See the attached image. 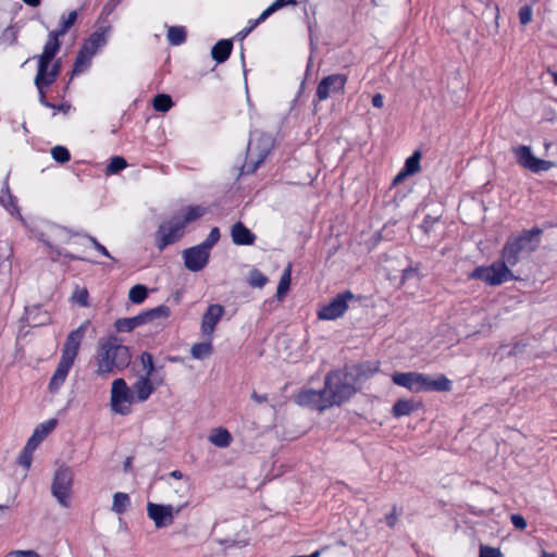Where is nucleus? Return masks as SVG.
<instances>
[{
    "label": "nucleus",
    "instance_id": "nucleus-16",
    "mask_svg": "<svg viewBox=\"0 0 557 557\" xmlns=\"http://www.w3.org/2000/svg\"><path fill=\"white\" fill-rule=\"evenodd\" d=\"M394 384L403 386L412 393L423 391L425 384V374L418 372H395L392 376Z\"/></svg>",
    "mask_w": 557,
    "mask_h": 557
},
{
    "label": "nucleus",
    "instance_id": "nucleus-33",
    "mask_svg": "<svg viewBox=\"0 0 557 557\" xmlns=\"http://www.w3.org/2000/svg\"><path fill=\"white\" fill-rule=\"evenodd\" d=\"M290 275H292V264L289 263L284 269V271L281 275L280 282H278V286L276 289V298L278 300L283 299L285 297V295L287 294V292L289 290L290 281H292Z\"/></svg>",
    "mask_w": 557,
    "mask_h": 557
},
{
    "label": "nucleus",
    "instance_id": "nucleus-37",
    "mask_svg": "<svg viewBox=\"0 0 557 557\" xmlns=\"http://www.w3.org/2000/svg\"><path fill=\"white\" fill-rule=\"evenodd\" d=\"M420 160L421 152L419 150L413 151V153L405 161V165L403 168L404 173L408 174L409 176L418 173L420 171Z\"/></svg>",
    "mask_w": 557,
    "mask_h": 557
},
{
    "label": "nucleus",
    "instance_id": "nucleus-48",
    "mask_svg": "<svg viewBox=\"0 0 557 557\" xmlns=\"http://www.w3.org/2000/svg\"><path fill=\"white\" fill-rule=\"evenodd\" d=\"M72 235L74 236H85L86 238H88V240L92 244L94 248L100 252L101 255L114 260V258L110 255V252L108 251V249L102 245L100 244L96 237L94 236H90V235H87V234H82L79 232L77 233H73Z\"/></svg>",
    "mask_w": 557,
    "mask_h": 557
},
{
    "label": "nucleus",
    "instance_id": "nucleus-3",
    "mask_svg": "<svg viewBox=\"0 0 557 557\" xmlns=\"http://www.w3.org/2000/svg\"><path fill=\"white\" fill-rule=\"evenodd\" d=\"M323 388L329 399L327 404L331 407L341 406L349 400L358 391L357 384L346 367L330 371L324 377Z\"/></svg>",
    "mask_w": 557,
    "mask_h": 557
},
{
    "label": "nucleus",
    "instance_id": "nucleus-8",
    "mask_svg": "<svg viewBox=\"0 0 557 557\" xmlns=\"http://www.w3.org/2000/svg\"><path fill=\"white\" fill-rule=\"evenodd\" d=\"M185 227L177 218L163 222L159 225L156 232V246L162 251L169 245H172L180 240L184 235Z\"/></svg>",
    "mask_w": 557,
    "mask_h": 557
},
{
    "label": "nucleus",
    "instance_id": "nucleus-62",
    "mask_svg": "<svg viewBox=\"0 0 557 557\" xmlns=\"http://www.w3.org/2000/svg\"><path fill=\"white\" fill-rule=\"evenodd\" d=\"M418 276V270L409 267L403 271L401 280L407 281Z\"/></svg>",
    "mask_w": 557,
    "mask_h": 557
},
{
    "label": "nucleus",
    "instance_id": "nucleus-6",
    "mask_svg": "<svg viewBox=\"0 0 557 557\" xmlns=\"http://www.w3.org/2000/svg\"><path fill=\"white\" fill-rule=\"evenodd\" d=\"M73 486V472L70 467L60 466L53 475L51 484V494L58 500L59 505L69 508Z\"/></svg>",
    "mask_w": 557,
    "mask_h": 557
},
{
    "label": "nucleus",
    "instance_id": "nucleus-57",
    "mask_svg": "<svg viewBox=\"0 0 557 557\" xmlns=\"http://www.w3.org/2000/svg\"><path fill=\"white\" fill-rule=\"evenodd\" d=\"M4 557H40L35 550H13L8 553Z\"/></svg>",
    "mask_w": 557,
    "mask_h": 557
},
{
    "label": "nucleus",
    "instance_id": "nucleus-52",
    "mask_svg": "<svg viewBox=\"0 0 557 557\" xmlns=\"http://www.w3.org/2000/svg\"><path fill=\"white\" fill-rule=\"evenodd\" d=\"M479 557H503V555L498 548L481 545Z\"/></svg>",
    "mask_w": 557,
    "mask_h": 557
},
{
    "label": "nucleus",
    "instance_id": "nucleus-55",
    "mask_svg": "<svg viewBox=\"0 0 557 557\" xmlns=\"http://www.w3.org/2000/svg\"><path fill=\"white\" fill-rule=\"evenodd\" d=\"M440 220V215L438 216H432L430 214L425 215L420 227L423 230L424 233H430V231L432 230L433 225Z\"/></svg>",
    "mask_w": 557,
    "mask_h": 557
},
{
    "label": "nucleus",
    "instance_id": "nucleus-31",
    "mask_svg": "<svg viewBox=\"0 0 557 557\" xmlns=\"http://www.w3.org/2000/svg\"><path fill=\"white\" fill-rule=\"evenodd\" d=\"M206 209L201 206H189L186 209V212L182 216H176L177 220L183 223V226L186 227V225L190 222H194L198 219H200L202 215H205Z\"/></svg>",
    "mask_w": 557,
    "mask_h": 557
},
{
    "label": "nucleus",
    "instance_id": "nucleus-41",
    "mask_svg": "<svg viewBox=\"0 0 557 557\" xmlns=\"http://www.w3.org/2000/svg\"><path fill=\"white\" fill-rule=\"evenodd\" d=\"M153 109L158 112H168L173 107V101L170 95L159 94L153 98Z\"/></svg>",
    "mask_w": 557,
    "mask_h": 557
},
{
    "label": "nucleus",
    "instance_id": "nucleus-56",
    "mask_svg": "<svg viewBox=\"0 0 557 557\" xmlns=\"http://www.w3.org/2000/svg\"><path fill=\"white\" fill-rule=\"evenodd\" d=\"M123 0H109L102 8L101 15L109 16Z\"/></svg>",
    "mask_w": 557,
    "mask_h": 557
},
{
    "label": "nucleus",
    "instance_id": "nucleus-27",
    "mask_svg": "<svg viewBox=\"0 0 557 557\" xmlns=\"http://www.w3.org/2000/svg\"><path fill=\"white\" fill-rule=\"evenodd\" d=\"M37 59H38V69H37V74L35 76L34 83H35L38 91H41V89H44V82L46 81V77L49 73V67L53 60L45 58L42 55H38Z\"/></svg>",
    "mask_w": 557,
    "mask_h": 557
},
{
    "label": "nucleus",
    "instance_id": "nucleus-51",
    "mask_svg": "<svg viewBox=\"0 0 557 557\" xmlns=\"http://www.w3.org/2000/svg\"><path fill=\"white\" fill-rule=\"evenodd\" d=\"M533 10L530 4H524L519 9V21L522 25H528L532 21Z\"/></svg>",
    "mask_w": 557,
    "mask_h": 557
},
{
    "label": "nucleus",
    "instance_id": "nucleus-17",
    "mask_svg": "<svg viewBox=\"0 0 557 557\" xmlns=\"http://www.w3.org/2000/svg\"><path fill=\"white\" fill-rule=\"evenodd\" d=\"M224 314V307L221 305H210L201 319V331L205 335L211 336L215 325Z\"/></svg>",
    "mask_w": 557,
    "mask_h": 557
},
{
    "label": "nucleus",
    "instance_id": "nucleus-49",
    "mask_svg": "<svg viewBox=\"0 0 557 557\" xmlns=\"http://www.w3.org/2000/svg\"><path fill=\"white\" fill-rule=\"evenodd\" d=\"M3 191H5V194L8 195V200L5 201L4 199H1V203L12 212V210H17V200H16V197L13 196L11 193H10V188H9V183H8V177L5 178V182H4V186H3Z\"/></svg>",
    "mask_w": 557,
    "mask_h": 557
},
{
    "label": "nucleus",
    "instance_id": "nucleus-13",
    "mask_svg": "<svg viewBox=\"0 0 557 557\" xmlns=\"http://www.w3.org/2000/svg\"><path fill=\"white\" fill-rule=\"evenodd\" d=\"M210 253L200 245L189 247L183 251L184 265L191 272L201 271L209 262Z\"/></svg>",
    "mask_w": 557,
    "mask_h": 557
},
{
    "label": "nucleus",
    "instance_id": "nucleus-45",
    "mask_svg": "<svg viewBox=\"0 0 557 557\" xmlns=\"http://www.w3.org/2000/svg\"><path fill=\"white\" fill-rule=\"evenodd\" d=\"M51 156L57 162H59L61 164L69 162L71 159V153H70L69 149L64 146L53 147L51 149Z\"/></svg>",
    "mask_w": 557,
    "mask_h": 557
},
{
    "label": "nucleus",
    "instance_id": "nucleus-11",
    "mask_svg": "<svg viewBox=\"0 0 557 557\" xmlns=\"http://www.w3.org/2000/svg\"><path fill=\"white\" fill-rule=\"evenodd\" d=\"M329 399L324 394V388L315 391L312 388L301 389L295 396V403L301 407H308L310 409L323 411L327 408H331V405L327 404Z\"/></svg>",
    "mask_w": 557,
    "mask_h": 557
},
{
    "label": "nucleus",
    "instance_id": "nucleus-40",
    "mask_svg": "<svg viewBox=\"0 0 557 557\" xmlns=\"http://www.w3.org/2000/svg\"><path fill=\"white\" fill-rule=\"evenodd\" d=\"M212 350L213 348L210 342H202L193 345L190 354L193 358L201 360L208 358L212 354Z\"/></svg>",
    "mask_w": 557,
    "mask_h": 557
},
{
    "label": "nucleus",
    "instance_id": "nucleus-50",
    "mask_svg": "<svg viewBox=\"0 0 557 557\" xmlns=\"http://www.w3.org/2000/svg\"><path fill=\"white\" fill-rule=\"evenodd\" d=\"M61 72V62L58 60L51 65V69L49 70V73L46 77V81L44 82V88L49 87L51 84L54 83L57 77L59 76Z\"/></svg>",
    "mask_w": 557,
    "mask_h": 557
},
{
    "label": "nucleus",
    "instance_id": "nucleus-18",
    "mask_svg": "<svg viewBox=\"0 0 557 557\" xmlns=\"http://www.w3.org/2000/svg\"><path fill=\"white\" fill-rule=\"evenodd\" d=\"M73 363V360L63 357L60 358L57 369L49 382L50 393L55 394L59 392L60 387L65 382Z\"/></svg>",
    "mask_w": 557,
    "mask_h": 557
},
{
    "label": "nucleus",
    "instance_id": "nucleus-21",
    "mask_svg": "<svg viewBox=\"0 0 557 557\" xmlns=\"http://www.w3.org/2000/svg\"><path fill=\"white\" fill-rule=\"evenodd\" d=\"M55 419H50L39 424L33 432V435L28 438L27 443L29 447L37 448L45 437L55 428Z\"/></svg>",
    "mask_w": 557,
    "mask_h": 557
},
{
    "label": "nucleus",
    "instance_id": "nucleus-12",
    "mask_svg": "<svg viewBox=\"0 0 557 557\" xmlns=\"http://www.w3.org/2000/svg\"><path fill=\"white\" fill-rule=\"evenodd\" d=\"M347 77L344 74H331L321 79L317 87V100L323 101L327 99L331 94H341L344 91Z\"/></svg>",
    "mask_w": 557,
    "mask_h": 557
},
{
    "label": "nucleus",
    "instance_id": "nucleus-53",
    "mask_svg": "<svg viewBox=\"0 0 557 557\" xmlns=\"http://www.w3.org/2000/svg\"><path fill=\"white\" fill-rule=\"evenodd\" d=\"M73 300L78 305L86 307L88 305V292L87 289H76L73 294Z\"/></svg>",
    "mask_w": 557,
    "mask_h": 557
},
{
    "label": "nucleus",
    "instance_id": "nucleus-25",
    "mask_svg": "<svg viewBox=\"0 0 557 557\" xmlns=\"http://www.w3.org/2000/svg\"><path fill=\"white\" fill-rule=\"evenodd\" d=\"M170 313H171L170 307H168L165 305H160L156 308L145 310V311L140 312L139 314H140L143 324H147V323L153 322L156 320L166 319V318H169Z\"/></svg>",
    "mask_w": 557,
    "mask_h": 557
},
{
    "label": "nucleus",
    "instance_id": "nucleus-59",
    "mask_svg": "<svg viewBox=\"0 0 557 557\" xmlns=\"http://www.w3.org/2000/svg\"><path fill=\"white\" fill-rule=\"evenodd\" d=\"M273 13H269V9L267 8L258 18L253 20V21H250V25L248 27H251V30L255 29L259 24H261L262 22H264L270 15H272Z\"/></svg>",
    "mask_w": 557,
    "mask_h": 557
},
{
    "label": "nucleus",
    "instance_id": "nucleus-63",
    "mask_svg": "<svg viewBox=\"0 0 557 557\" xmlns=\"http://www.w3.org/2000/svg\"><path fill=\"white\" fill-rule=\"evenodd\" d=\"M55 252H57L58 256L64 257V258H66L69 260H86L85 258L78 257V256L73 255V253H71V252H69L66 250H63V249L57 248Z\"/></svg>",
    "mask_w": 557,
    "mask_h": 557
},
{
    "label": "nucleus",
    "instance_id": "nucleus-54",
    "mask_svg": "<svg viewBox=\"0 0 557 557\" xmlns=\"http://www.w3.org/2000/svg\"><path fill=\"white\" fill-rule=\"evenodd\" d=\"M296 3L297 0H275L271 5L268 7L269 13H274L284 7L295 5Z\"/></svg>",
    "mask_w": 557,
    "mask_h": 557
},
{
    "label": "nucleus",
    "instance_id": "nucleus-15",
    "mask_svg": "<svg viewBox=\"0 0 557 557\" xmlns=\"http://www.w3.org/2000/svg\"><path fill=\"white\" fill-rule=\"evenodd\" d=\"M147 515L154 522L156 528L161 529L173 523L174 512L171 505L147 504Z\"/></svg>",
    "mask_w": 557,
    "mask_h": 557
},
{
    "label": "nucleus",
    "instance_id": "nucleus-29",
    "mask_svg": "<svg viewBox=\"0 0 557 557\" xmlns=\"http://www.w3.org/2000/svg\"><path fill=\"white\" fill-rule=\"evenodd\" d=\"M418 408V405L413 400L398 399L393 408L392 413L395 418L409 416Z\"/></svg>",
    "mask_w": 557,
    "mask_h": 557
},
{
    "label": "nucleus",
    "instance_id": "nucleus-22",
    "mask_svg": "<svg viewBox=\"0 0 557 557\" xmlns=\"http://www.w3.org/2000/svg\"><path fill=\"white\" fill-rule=\"evenodd\" d=\"M110 30V26L102 27L94 32L83 44V48L94 54L107 44L106 33Z\"/></svg>",
    "mask_w": 557,
    "mask_h": 557
},
{
    "label": "nucleus",
    "instance_id": "nucleus-35",
    "mask_svg": "<svg viewBox=\"0 0 557 557\" xmlns=\"http://www.w3.org/2000/svg\"><path fill=\"white\" fill-rule=\"evenodd\" d=\"M131 505V498L128 494L117 492L113 495L112 511L117 515H123Z\"/></svg>",
    "mask_w": 557,
    "mask_h": 557
},
{
    "label": "nucleus",
    "instance_id": "nucleus-9",
    "mask_svg": "<svg viewBox=\"0 0 557 557\" xmlns=\"http://www.w3.org/2000/svg\"><path fill=\"white\" fill-rule=\"evenodd\" d=\"M355 298V294L350 290L337 294L327 305H324L318 311V318L326 321L341 318L348 309V301Z\"/></svg>",
    "mask_w": 557,
    "mask_h": 557
},
{
    "label": "nucleus",
    "instance_id": "nucleus-38",
    "mask_svg": "<svg viewBox=\"0 0 557 557\" xmlns=\"http://www.w3.org/2000/svg\"><path fill=\"white\" fill-rule=\"evenodd\" d=\"M148 297V288L143 284L134 285L128 292V299L136 305L143 304Z\"/></svg>",
    "mask_w": 557,
    "mask_h": 557
},
{
    "label": "nucleus",
    "instance_id": "nucleus-5",
    "mask_svg": "<svg viewBox=\"0 0 557 557\" xmlns=\"http://www.w3.org/2000/svg\"><path fill=\"white\" fill-rule=\"evenodd\" d=\"M272 146L271 136L265 134L260 135L257 141L250 139L247 147L246 160L240 168V174L248 175L255 173L264 162Z\"/></svg>",
    "mask_w": 557,
    "mask_h": 557
},
{
    "label": "nucleus",
    "instance_id": "nucleus-34",
    "mask_svg": "<svg viewBox=\"0 0 557 557\" xmlns=\"http://www.w3.org/2000/svg\"><path fill=\"white\" fill-rule=\"evenodd\" d=\"M77 15V11H71L67 15L63 14L60 18L59 27L51 32L58 34L60 37H63L69 32V29L75 24Z\"/></svg>",
    "mask_w": 557,
    "mask_h": 557
},
{
    "label": "nucleus",
    "instance_id": "nucleus-30",
    "mask_svg": "<svg viewBox=\"0 0 557 557\" xmlns=\"http://www.w3.org/2000/svg\"><path fill=\"white\" fill-rule=\"evenodd\" d=\"M140 325H144L140 314L131 318L117 319L114 323L115 330L117 332H132Z\"/></svg>",
    "mask_w": 557,
    "mask_h": 557
},
{
    "label": "nucleus",
    "instance_id": "nucleus-36",
    "mask_svg": "<svg viewBox=\"0 0 557 557\" xmlns=\"http://www.w3.org/2000/svg\"><path fill=\"white\" fill-rule=\"evenodd\" d=\"M95 54L85 50L83 47L77 52V55L75 58L74 62V69L73 73H81L84 67L88 66L91 62V59Z\"/></svg>",
    "mask_w": 557,
    "mask_h": 557
},
{
    "label": "nucleus",
    "instance_id": "nucleus-26",
    "mask_svg": "<svg viewBox=\"0 0 557 557\" xmlns=\"http://www.w3.org/2000/svg\"><path fill=\"white\" fill-rule=\"evenodd\" d=\"M423 386L424 392H448L451 388V382L445 375H440L435 380L431 379L429 375H425V384Z\"/></svg>",
    "mask_w": 557,
    "mask_h": 557
},
{
    "label": "nucleus",
    "instance_id": "nucleus-43",
    "mask_svg": "<svg viewBox=\"0 0 557 557\" xmlns=\"http://www.w3.org/2000/svg\"><path fill=\"white\" fill-rule=\"evenodd\" d=\"M140 361L143 364V369L146 371L144 376L152 377L157 370L153 363V356L148 351H144L140 355Z\"/></svg>",
    "mask_w": 557,
    "mask_h": 557
},
{
    "label": "nucleus",
    "instance_id": "nucleus-60",
    "mask_svg": "<svg viewBox=\"0 0 557 557\" xmlns=\"http://www.w3.org/2000/svg\"><path fill=\"white\" fill-rule=\"evenodd\" d=\"M398 515L397 507L394 506L392 512L385 516V522L389 528H393L396 524Z\"/></svg>",
    "mask_w": 557,
    "mask_h": 557
},
{
    "label": "nucleus",
    "instance_id": "nucleus-14",
    "mask_svg": "<svg viewBox=\"0 0 557 557\" xmlns=\"http://www.w3.org/2000/svg\"><path fill=\"white\" fill-rule=\"evenodd\" d=\"M89 321L82 323L76 330H73L66 337L61 357L75 361L78 348L85 337Z\"/></svg>",
    "mask_w": 557,
    "mask_h": 557
},
{
    "label": "nucleus",
    "instance_id": "nucleus-1",
    "mask_svg": "<svg viewBox=\"0 0 557 557\" xmlns=\"http://www.w3.org/2000/svg\"><path fill=\"white\" fill-rule=\"evenodd\" d=\"M132 360V354L127 346L122 345L116 336H110L107 339L99 341L98 352L96 356L97 370L99 376L114 374L127 368Z\"/></svg>",
    "mask_w": 557,
    "mask_h": 557
},
{
    "label": "nucleus",
    "instance_id": "nucleus-47",
    "mask_svg": "<svg viewBox=\"0 0 557 557\" xmlns=\"http://www.w3.org/2000/svg\"><path fill=\"white\" fill-rule=\"evenodd\" d=\"M35 450L36 448L29 447L28 444H26L17 458L18 465L24 467L25 469H28L32 465L33 453Z\"/></svg>",
    "mask_w": 557,
    "mask_h": 557
},
{
    "label": "nucleus",
    "instance_id": "nucleus-64",
    "mask_svg": "<svg viewBox=\"0 0 557 557\" xmlns=\"http://www.w3.org/2000/svg\"><path fill=\"white\" fill-rule=\"evenodd\" d=\"M372 106L374 108H382L384 106V98L381 94H375L373 97H372Z\"/></svg>",
    "mask_w": 557,
    "mask_h": 557
},
{
    "label": "nucleus",
    "instance_id": "nucleus-19",
    "mask_svg": "<svg viewBox=\"0 0 557 557\" xmlns=\"http://www.w3.org/2000/svg\"><path fill=\"white\" fill-rule=\"evenodd\" d=\"M231 237L237 246H250L256 242V234L252 233L243 222L238 221L231 228Z\"/></svg>",
    "mask_w": 557,
    "mask_h": 557
},
{
    "label": "nucleus",
    "instance_id": "nucleus-4",
    "mask_svg": "<svg viewBox=\"0 0 557 557\" xmlns=\"http://www.w3.org/2000/svg\"><path fill=\"white\" fill-rule=\"evenodd\" d=\"M510 268L511 265L500 257L488 267H476L469 277L483 281L490 286H498L516 278Z\"/></svg>",
    "mask_w": 557,
    "mask_h": 557
},
{
    "label": "nucleus",
    "instance_id": "nucleus-42",
    "mask_svg": "<svg viewBox=\"0 0 557 557\" xmlns=\"http://www.w3.org/2000/svg\"><path fill=\"white\" fill-rule=\"evenodd\" d=\"M268 277L258 269H252L249 272L248 283L251 287L262 288L268 283Z\"/></svg>",
    "mask_w": 557,
    "mask_h": 557
},
{
    "label": "nucleus",
    "instance_id": "nucleus-10",
    "mask_svg": "<svg viewBox=\"0 0 557 557\" xmlns=\"http://www.w3.org/2000/svg\"><path fill=\"white\" fill-rule=\"evenodd\" d=\"M517 162L534 173H539L542 171H547L553 168L554 163L550 161H546L543 159H539L534 157L529 146H518L512 149Z\"/></svg>",
    "mask_w": 557,
    "mask_h": 557
},
{
    "label": "nucleus",
    "instance_id": "nucleus-2",
    "mask_svg": "<svg viewBox=\"0 0 557 557\" xmlns=\"http://www.w3.org/2000/svg\"><path fill=\"white\" fill-rule=\"evenodd\" d=\"M542 227H532L522 231L519 235L510 236L502 249L500 257L511 267H515L525 256L534 251L540 245Z\"/></svg>",
    "mask_w": 557,
    "mask_h": 557
},
{
    "label": "nucleus",
    "instance_id": "nucleus-58",
    "mask_svg": "<svg viewBox=\"0 0 557 557\" xmlns=\"http://www.w3.org/2000/svg\"><path fill=\"white\" fill-rule=\"evenodd\" d=\"M510 520L512 525L518 530H523L527 528V521L521 515H511Z\"/></svg>",
    "mask_w": 557,
    "mask_h": 557
},
{
    "label": "nucleus",
    "instance_id": "nucleus-61",
    "mask_svg": "<svg viewBox=\"0 0 557 557\" xmlns=\"http://www.w3.org/2000/svg\"><path fill=\"white\" fill-rule=\"evenodd\" d=\"M525 347H527L525 343H523L521 341L520 342H516L512 345L511 349L509 350V355L519 356V355H521L524 351Z\"/></svg>",
    "mask_w": 557,
    "mask_h": 557
},
{
    "label": "nucleus",
    "instance_id": "nucleus-32",
    "mask_svg": "<svg viewBox=\"0 0 557 557\" xmlns=\"http://www.w3.org/2000/svg\"><path fill=\"white\" fill-rule=\"evenodd\" d=\"M209 440L216 447L225 448L231 444L232 435L226 429L219 428L210 435Z\"/></svg>",
    "mask_w": 557,
    "mask_h": 557
},
{
    "label": "nucleus",
    "instance_id": "nucleus-24",
    "mask_svg": "<svg viewBox=\"0 0 557 557\" xmlns=\"http://www.w3.org/2000/svg\"><path fill=\"white\" fill-rule=\"evenodd\" d=\"M233 50L232 39H220L211 49V57L216 63H224Z\"/></svg>",
    "mask_w": 557,
    "mask_h": 557
},
{
    "label": "nucleus",
    "instance_id": "nucleus-46",
    "mask_svg": "<svg viewBox=\"0 0 557 557\" xmlns=\"http://www.w3.org/2000/svg\"><path fill=\"white\" fill-rule=\"evenodd\" d=\"M220 237H221L220 230H219V227L214 226L211 228L208 237L199 245L210 253V250L219 242Z\"/></svg>",
    "mask_w": 557,
    "mask_h": 557
},
{
    "label": "nucleus",
    "instance_id": "nucleus-39",
    "mask_svg": "<svg viewBox=\"0 0 557 557\" xmlns=\"http://www.w3.org/2000/svg\"><path fill=\"white\" fill-rule=\"evenodd\" d=\"M168 40L173 46H180L186 40V30L183 26H171L168 30Z\"/></svg>",
    "mask_w": 557,
    "mask_h": 557
},
{
    "label": "nucleus",
    "instance_id": "nucleus-7",
    "mask_svg": "<svg viewBox=\"0 0 557 557\" xmlns=\"http://www.w3.org/2000/svg\"><path fill=\"white\" fill-rule=\"evenodd\" d=\"M135 400L133 391L127 386L124 379H115L111 387V410L115 413L127 416L131 413V406Z\"/></svg>",
    "mask_w": 557,
    "mask_h": 557
},
{
    "label": "nucleus",
    "instance_id": "nucleus-28",
    "mask_svg": "<svg viewBox=\"0 0 557 557\" xmlns=\"http://www.w3.org/2000/svg\"><path fill=\"white\" fill-rule=\"evenodd\" d=\"M61 48L60 36L50 32L48 40L44 46V51L40 55L53 60Z\"/></svg>",
    "mask_w": 557,
    "mask_h": 557
},
{
    "label": "nucleus",
    "instance_id": "nucleus-20",
    "mask_svg": "<svg viewBox=\"0 0 557 557\" xmlns=\"http://www.w3.org/2000/svg\"><path fill=\"white\" fill-rule=\"evenodd\" d=\"M346 369L349 373H351L356 384L368 380L379 371V368L370 362L354 364L351 367H346Z\"/></svg>",
    "mask_w": 557,
    "mask_h": 557
},
{
    "label": "nucleus",
    "instance_id": "nucleus-23",
    "mask_svg": "<svg viewBox=\"0 0 557 557\" xmlns=\"http://www.w3.org/2000/svg\"><path fill=\"white\" fill-rule=\"evenodd\" d=\"M133 389L137 401H146L154 391L151 377L140 376L133 385Z\"/></svg>",
    "mask_w": 557,
    "mask_h": 557
},
{
    "label": "nucleus",
    "instance_id": "nucleus-44",
    "mask_svg": "<svg viewBox=\"0 0 557 557\" xmlns=\"http://www.w3.org/2000/svg\"><path fill=\"white\" fill-rule=\"evenodd\" d=\"M127 166V162L123 157L115 156L110 159L109 164L107 165L108 174H116L124 170Z\"/></svg>",
    "mask_w": 557,
    "mask_h": 557
}]
</instances>
